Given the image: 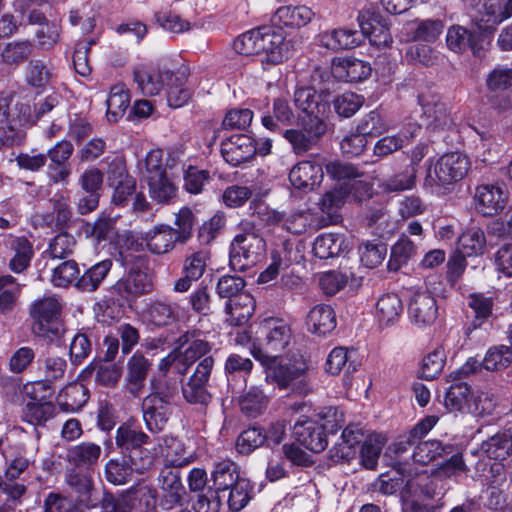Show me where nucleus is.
I'll use <instances>...</instances> for the list:
<instances>
[{
  "mask_svg": "<svg viewBox=\"0 0 512 512\" xmlns=\"http://www.w3.org/2000/svg\"><path fill=\"white\" fill-rule=\"evenodd\" d=\"M363 103L362 96L353 92H345L334 99L333 106L340 117L349 118L361 108Z\"/></svg>",
  "mask_w": 512,
  "mask_h": 512,
  "instance_id": "obj_62",
  "label": "nucleus"
},
{
  "mask_svg": "<svg viewBox=\"0 0 512 512\" xmlns=\"http://www.w3.org/2000/svg\"><path fill=\"white\" fill-rule=\"evenodd\" d=\"M318 45L329 50L338 51L352 49L362 42L361 34L353 29H331L321 33L316 38Z\"/></svg>",
  "mask_w": 512,
  "mask_h": 512,
  "instance_id": "obj_22",
  "label": "nucleus"
},
{
  "mask_svg": "<svg viewBox=\"0 0 512 512\" xmlns=\"http://www.w3.org/2000/svg\"><path fill=\"white\" fill-rule=\"evenodd\" d=\"M294 102L300 111L299 121L325 122L329 112L326 95L317 93L311 87H301L294 93Z\"/></svg>",
  "mask_w": 512,
  "mask_h": 512,
  "instance_id": "obj_5",
  "label": "nucleus"
},
{
  "mask_svg": "<svg viewBox=\"0 0 512 512\" xmlns=\"http://www.w3.org/2000/svg\"><path fill=\"white\" fill-rule=\"evenodd\" d=\"M347 197L346 189L343 187L328 191L321 199L320 209L330 221H336L338 218L337 212L345 203Z\"/></svg>",
  "mask_w": 512,
  "mask_h": 512,
  "instance_id": "obj_56",
  "label": "nucleus"
},
{
  "mask_svg": "<svg viewBox=\"0 0 512 512\" xmlns=\"http://www.w3.org/2000/svg\"><path fill=\"white\" fill-rule=\"evenodd\" d=\"M83 372L87 374L95 372L96 381L106 386L115 385L121 376V369L115 364H100L92 362Z\"/></svg>",
  "mask_w": 512,
  "mask_h": 512,
  "instance_id": "obj_63",
  "label": "nucleus"
},
{
  "mask_svg": "<svg viewBox=\"0 0 512 512\" xmlns=\"http://www.w3.org/2000/svg\"><path fill=\"white\" fill-rule=\"evenodd\" d=\"M150 197L158 203H169L177 194V187L167 173L146 180Z\"/></svg>",
  "mask_w": 512,
  "mask_h": 512,
  "instance_id": "obj_39",
  "label": "nucleus"
},
{
  "mask_svg": "<svg viewBox=\"0 0 512 512\" xmlns=\"http://www.w3.org/2000/svg\"><path fill=\"white\" fill-rule=\"evenodd\" d=\"M324 178L323 167L316 159L296 163L290 170L289 181L298 190L310 192L317 189Z\"/></svg>",
  "mask_w": 512,
  "mask_h": 512,
  "instance_id": "obj_8",
  "label": "nucleus"
},
{
  "mask_svg": "<svg viewBox=\"0 0 512 512\" xmlns=\"http://www.w3.org/2000/svg\"><path fill=\"white\" fill-rule=\"evenodd\" d=\"M350 242L341 234L319 235L313 245L314 255L320 259H329L349 250Z\"/></svg>",
  "mask_w": 512,
  "mask_h": 512,
  "instance_id": "obj_29",
  "label": "nucleus"
},
{
  "mask_svg": "<svg viewBox=\"0 0 512 512\" xmlns=\"http://www.w3.org/2000/svg\"><path fill=\"white\" fill-rule=\"evenodd\" d=\"M297 442L313 453H320L328 446L324 427L313 419L298 420L293 427Z\"/></svg>",
  "mask_w": 512,
  "mask_h": 512,
  "instance_id": "obj_11",
  "label": "nucleus"
},
{
  "mask_svg": "<svg viewBox=\"0 0 512 512\" xmlns=\"http://www.w3.org/2000/svg\"><path fill=\"white\" fill-rule=\"evenodd\" d=\"M315 13L306 5H284L273 14L271 21L277 27L301 28L308 25Z\"/></svg>",
  "mask_w": 512,
  "mask_h": 512,
  "instance_id": "obj_21",
  "label": "nucleus"
},
{
  "mask_svg": "<svg viewBox=\"0 0 512 512\" xmlns=\"http://www.w3.org/2000/svg\"><path fill=\"white\" fill-rule=\"evenodd\" d=\"M372 72L369 62L354 57H337L331 64V73L338 81L361 82Z\"/></svg>",
  "mask_w": 512,
  "mask_h": 512,
  "instance_id": "obj_14",
  "label": "nucleus"
},
{
  "mask_svg": "<svg viewBox=\"0 0 512 512\" xmlns=\"http://www.w3.org/2000/svg\"><path fill=\"white\" fill-rule=\"evenodd\" d=\"M443 29L444 24L441 20L426 19L415 21L410 27V31L412 33L411 39L413 41L432 43L439 38Z\"/></svg>",
  "mask_w": 512,
  "mask_h": 512,
  "instance_id": "obj_42",
  "label": "nucleus"
},
{
  "mask_svg": "<svg viewBox=\"0 0 512 512\" xmlns=\"http://www.w3.org/2000/svg\"><path fill=\"white\" fill-rule=\"evenodd\" d=\"M256 334L260 335V343L253 342L251 354L266 368L267 381L272 379L278 385L286 386L308 369L302 357L295 359L289 365H275L276 354L284 351L291 340V329L284 320L265 319L259 324Z\"/></svg>",
  "mask_w": 512,
  "mask_h": 512,
  "instance_id": "obj_1",
  "label": "nucleus"
},
{
  "mask_svg": "<svg viewBox=\"0 0 512 512\" xmlns=\"http://www.w3.org/2000/svg\"><path fill=\"white\" fill-rule=\"evenodd\" d=\"M479 143L475 145V156L483 163H493L501 153V145L486 132L479 133Z\"/></svg>",
  "mask_w": 512,
  "mask_h": 512,
  "instance_id": "obj_57",
  "label": "nucleus"
},
{
  "mask_svg": "<svg viewBox=\"0 0 512 512\" xmlns=\"http://www.w3.org/2000/svg\"><path fill=\"white\" fill-rule=\"evenodd\" d=\"M151 276L144 270L131 269L119 279L113 289L124 299H130L148 293L152 290Z\"/></svg>",
  "mask_w": 512,
  "mask_h": 512,
  "instance_id": "obj_19",
  "label": "nucleus"
},
{
  "mask_svg": "<svg viewBox=\"0 0 512 512\" xmlns=\"http://www.w3.org/2000/svg\"><path fill=\"white\" fill-rule=\"evenodd\" d=\"M102 454L100 445L93 442H81L69 447L66 451V461L85 472L97 465Z\"/></svg>",
  "mask_w": 512,
  "mask_h": 512,
  "instance_id": "obj_23",
  "label": "nucleus"
},
{
  "mask_svg": "<svg viewBox=\"0 0 512 512\" xmlns=\"http://www.w3.org/2000/svg\"><path fill=\"white\" fill-rule=\"evenodd\" d=\"M134 82L138 89L146 96L159 94L167 84V81L173 79V73L148 67H137L133 72Z\"/></svg>",
  "mask_w": 512,
  "mask_h": 512,
  "instance_id": "obj_20",
  "label": "nucleus"
},
{
  "mask_svg": "<svg viewBox=\"0 0 512 512\" xmlns=\"http://www.w3.org/2000/svg\"><path fill=\"white\" fill-rule=\"evenodd\" d=\"M252 486L245 477L240 478L235 484L229 487L227 503L232 511L243 509L251 498Z\"/></svg>",
  "mask_w": 512,
  "mask_h": 512,
  "instance_id": "obj_53",
  "label": "nucleus"
},
{
  "mask_svg": "<svg viewBox=\"0 0 512 512\" xmlns=\"http://www.w3.org/2000/svg\"><path fill=\"white\" fill-rule=\"evenodd\" d=\"M60 310L61 305L56 297L35 301L30 309L33 333L50 342L60 338L63 331L59 321Z\"/></svg>",
  "mask_w": 512,
  "mask_h": 512,
  "instance_id": "obj_2",
  "label": "nucleus"
},
{
  "mask_svg": "<svg viewBox=\"0 0 512 512\" xmlns=\"http://www.w3.org/2000/svg\"><path fill=\"white\" fill-rule=\"evenodd\" d=\"M411 323L419 329L432 326L438 317V306L434 296L427 291L413 294L408 306Z\"/></svg>",
  "mask_w": 512,
  "mask_h": 512,
  "instance_id": "obj_7",
  "label": "nucleus"
},
{
  "mask_svg": "<svg viewBox=\"0 0 512 512\" xmlns=\"http://www.w3.org/2000/svg\"><path fill=\"white\" fill-rule=\"evenodd\" d=\"M149 251L154 254H165L179 242L174 228L168 225H158L145 233L142 239Z\"/></svg>",
  "mask_w": 512,
  "mask_h": 512,
  "instance_id": "obj_26",
  "label": "nucleus"
},
{
  "mask_svg": "<svg viewBox=\"0 0 512 512\" xmlns=\"http://www.w3.org/2000/svg\"><path fill=\"white\" fill-rule=\"evenodd\" d=\"M142 410L148 430L157 433L163 430L171 415V402L167 396L154 393L144 399Z\"/></svg>",
  "mask_w": 512,
  "mask_h": 512,
  "instance_id": "obj_10",
  "label": "nucleus"
},
{
  "mask_svg": "<svg viewBox=\"0 0 512 512\" xmlns=\"http://www.w3.org/2000/svg\"><path fill=\"white\" fill-rule=\"evenodd\" d=\"M161 455L165 464L173 467L187 466L195 460V453L186 443L174 436H164L154 448V455Z\"/></svg>",
  "mask_w": 512,
  "mask_h": 512,
  "instance_id": "obj_13",
  "label": "nucleus"
},
{
  "mask_svg": "<svg viewBox=\"0 0 512 512\" xmlns=\"http://www.w3.org/2000/svg\"><path fill=\"white\" fill-rule=\"evenodd\" d=\"M415 183L416 169L414 167H406L403 171L380 181L378 187L383 193H398L411 190Z\"/></svg>",
  "mask_w": 512,
  "mask_h": 512,
  "instance_id": "obj_40",
  "label": "nucleus"
},
{
  "mask_svg": "<svg viewBox=\"0 0 512 512\" xmlns=\"http://www.w3.org/2000/svg\"><path fill=\"white\" fill-rule=\"evenodd\" d=\"M421 126L415 122L406 123L403 128L391 135L380 138L373 147V154L384 158L408 145L420 132Z\"/></svg>",
  "mask_w": 512,
  "mask_h": 512,
  "instance_id": "obj_16",
  "label": "nucleus"
},
{
  "mask_svg": "<svg viewBox=\"0 0 512 512\" xmlns=\"http://www.w3.org/2000/svg\"><path fill=\"white\" fill-rule=\"evenodd\" d=\"M9 246L12 253L9 268L15 273H21L30 264L33 256L32 246L23 237H10Z\"/></svg>",
  "mask_w": 512,
  "mask_h": 512,
  "instance_id": "obj_36",
  "label": "nucleus"
},
{
  "mask_svg": "<svg viewBox=\"0 0 512 512\" xmlns=\"http://www.w3.org/2000/svg\"><path fill=\"white\" fill-rule=\"evenodd\" d=\"M474 198L483 215H494L504 208L507 193L500 186L481 185L476 189Z\"/></svg>",
  "mask_w": 512,
  "mask_h": 512,
  "instance_id": "obj_24",
  "label": "nucleus"
},
{
  "mask_svg": "<svg viewBox=\"0 0 512 512\" xmlns=\"http://www.w3.org/2000/svg\"><path fill=\"white\" fill-rule=\"evenodd\" d=\"M162 156L161 150L152 149L146 154L145 159L139 162L138 169L145 181L154 175L159 176L166 173L162 163Z\"/></svg>",
  "mask_w": 512,
  "mask_h": 512,
  "instance_id": "obj_64",
  "label": "nucleus"
},
{
  "mask_svg": "<svg viewBox=\"0 0 512 512\" xmlns=\"http://www.w3.org/2000/svg\"><path fill=\"white\" fill-rule=\"evenodd\" d=\"M79 273L75 261H64L52 269L51 283L56 287H68L78 278Z\"/></svg>",
  "mask_w": 512,
  "mask_h": 512,
  "instance_id": "obj_59",
  "label": "nucleus"
},
{
  "mask_svg": "<svg viewBox=\"0 0 512 512\" xmlns=\"http://www.w3.org/2000/svg\"><path fill=\"white\" fill-rule=\"evenodd\" d=\"M451 446H443L438 440L424 441L418 444L413 452L416 463L426 465L444 454L451 453Z\"/></svg>",
  "mask_w": 512,
  "mask_h": 512,
  "instance_id": "obj_47",
  "label": "nucleus"
},
{
  "mask_svg": "<svg viewBox=\"0 0 512 512\" xmlns=\"http://www.w3.org/2000/svg\"><path fill=\"white\" fill-rule=\"evenodd\" d=\"M446 44L451 51L456 53H461L469 47L474 49L473 35L465 27L454 25L447 31Z\"/></svg>",
  "mask_w": 512,
  "mask_h": 512,
  "instance_id": "obj_55",
  "label": "nucleus"
},
{
  "mask_svg": "<svg viewBox=\"0 0 512 512\" xmlns=\"http://www.w3.org/2000/svg\"><path fill=\"white\" fill-rule=\"evenodd\" d=\"M448 388L444 405L450 412L462 411L465 407L468 409L469 398L471 395L470 387L462 381H454Z\"/></svg>",
  "mask_w": 512,
  "mask_h": 512,
  "instance_id": "obj_43",
  "label": "nucleus"
},
{
  "mask_svg": "<svg viewBox=\"0 0 512 512\" xmlns=\"http://www.w3.org/2000/svg\"><path fill=\"white\" fill-rule=\"evenodd\" d=\"M389 128V124L379 112L371 111L359 121L356 131L366 139V136H380Z\"/></svg>",
  "mask_w": 512,
  "mask_h": 512,
  "instance_id": "obj_52",
  "label": "nucleus"
},
{
  "mask_svg": "<svg viewBox=\"0 0 512 512\" xmlns=\"http://www.w3.org/2000/svg\"><path fill=\"white\" fill-rule=\"evenodd\" d=\"M366 438L360 424L347 425L336 444L331 449L332 458L336 461H350L355 458L357 446Z\"/></svg>",
  "mask_w": 512,
  "mask_h": 512,
  "instance_id": "obj_18",
  "label": "nucleus"
},
{
  "mask_svg": "<svg viewBox=\"0 0 512 512\" xmlns=\"http://www.w3.org/2000/svg\"><path fill=\"white\" fill-rule=\"evenodd\" d=\"M512 363V349L505 345L494 346L488 349L482 366L487 371H498L507 368Z\"/></svg>",
  "mask_w": 512,
  "mask_h": 512,
  "instance_id": "obj_50",
  "label": "nucleus"
},
{
  "mask_svg": "<svg viewBox=\"0 0 512 512\" xmlns=\"http://www.w3.org/2000/svg\"><path fill=\"white\" fill-rule=\"evenodd\" d=\"M307 329L316 335L325 336L336 327V316L331 306L319 304L314 306L306 319Z\"/></svg>",
  "mask_w": 512,
  "mask_h": 512,
  "instance_id": "obj_27",
  "label": "nucleus"
},
{
  "mask_svg": "<svg viewBox=\"0 0 512 512\" xmlns=\"http://www.w3.org/2000/svg\"><path fill=\"white\" fill-rule=\"evenodd\" d=\"M259 50L265 56L262 62L278 64L291 54L292 45L281 34L267 28L259 29Z\"/></svg>",
  "mask_w": 512,
  "mask_h": 512,
  "instance_id": "obj_15",
  "label": "nucleus"
},
{
  "mask_svg": "<svg viewBox=\"0 0 512 512\" xmlns=\"http://www.w3.org/2000/svg\"><path fill=\"white\" fill-rule=\"evenodd\" d=\"M418 102L421 106L422 117L426 125L433 128H441L448 124L447 109L436 94L431 92L422 93L418 97Z\"/></svg>",
  "mask_w": 512,
  "mask_h": 512,
  "instance_id": "obj_25",
  "label": "nucleus"
},
{
  "mask_svg": "<svg viewBox=\"0 0 512 512\" xmlns=\"http://www.w3.org/2000/svg\"><path fill=\"white\" fill-rule=\"evenodd\" d=\"M214 361L212 357L204 358L196 367L189 382L183 387V395L190 403L204 404L208 400L205 385L209 379Z\"/></svg>",
  "mask_w": 512,
  "mask_h": 512,
  "instance_id": "obj_17",
  "label": "nucleus"
},
{
  "mask_svg": "<svg viewBox=\"0 0 512 512\" xmlns=\"http://www.w3.org/2000/svg\"><path fill=\"white\" fill-rule=\"evenodd\" d=\"M257 153L256 141L249 135H232L221 144L224 160L232 166H239L253 159Z\"/></svg>",
  "mask_w": 512,
  "mask_h": 512,
  "instance_id": "obj_9",
  "label": "nucleus"
},
{
  "mask_svg": "<svg viewBox=\"0 0 512 512\" xmlns=\"http://www.w3.org/2000/svg\"><path fill=\"white\" fill-rule=\"evenodd\" d=\"M240 478H242V476L240 475L238 466L230 460H223L216 464L212 472L213 490L225 495L229 487L235 484Z\"/></svg>",
  "mask_w": 512,
  "mask_h": 512,
  "instance_id": "obj_32",
  "label": "nucleus"
},
{
  "mask_svg": "<svg viewBox=\"0 0 512 512\" xmlns=\"http://www.w3.org/2000/svg\"><path fill=\"white\" fill-rule=\"evenodd\" d=\"M88 397V389L83 384L71 383L59 393L57 403L62 410L75 412L85 405Z\"/></svg>",
  "mask_w": 512,
  "mask_h": 512,
  "instance_id": "obj_34",
  "label": "nucleus"
},
{
  "mask_svg": "<svg viewBox=\"0 0 512 512\" xmlns=\"http://www.w3.org/2000/svg\"><path fill=\"white\" fill-rule=\"evenodd\" d=\"M512 452V437L507 432L497 433L482 442L479 455L490 460L503 461Z\"/></svg>",
  "mask_w": 512,
  "mask_h": 512,
  "instance_id": "obj_31",
  "label": "nucleus"
},
{
  "mask_svg": "<svg viewBox=\"0 0 512 512\" xmlns=\"http://www.w3.org/2000/svg\"><path fill=\"white\" fill-rule=\"evenodd\" d=\"M403 312L402 301L398 295L388 293L382 295L375 309V318L380 326L388 327L394 325Z\"/></svg>",
  "mask_w": 512,
  "mask_h": 512,
  "instance_id": "obj_30",
  "label": "nucleus"
},
{
  "mask_svg": "<svg viewBox=\"0 0 512 512\" xmlns=\"http://www.w3.org/2000/svg\"><path fill=\"white\" fill-rule=\"evenodd\" d=\"M266 254L265 240L255 232L236 235L230 245V266L237 271L249 269L262 261Z\"/></svg>",
  "mask_w": 512,
  "mask_h": 512,
  "instance_id": "obj_3",
  "label": "nucleus"
},
{
  "mask_svg": "<svg viewBox=\"0 0 512 512\" xmlns=\"http://www.w3.org/2000/svg\"><path fill=\"white\" fill-rule=\"evenodd\" d=\"M358 22L362 34L368 36L373 45L387 47L392 42L389 29L379 22H370L369 12H361L358 16Z\"/></svg>",
  "mask_w": 512,
  "mask_h": 512,
  "instance_id": "obj_38",
  "label": "nucleus"
},
{
  "mask_svg": "<svg viewBox=\"0 0 512 512\" xmlns=\"http://www.w3.org/2000/svg\"><path fill=\"white\" fill-rule=\"evenodd\" d=\"M54 406L49 401L31 399L23 411L25 421L32 425H39L52 417Z\"/></svg>",
  "mask_w": 512,
  "mask_h": 512,
  "instance_id": "obj_51",
  "label": "nucleus"
},
{
  "mask_svg": "<svg viewBox=\"0 0 512 512\" xmlns=\"http://www.w3.org/2000/svg\"><path fill=\"white\" fill-rule=\"evenodd\" d=\"M496 407L494 395L490 391L476 390L471 393L467 411L474 417L492 415Z\"/></svg>",
  "mask_w": 512,
  "mask_h": 512,
  "instance_id": "obj_45",
  "label": "nucleus"
},
{
  "mask_svg": "<svg viewBox=\"0 0 512 512\" xmlns=\"http://www.w3.org/2000/svg\"><path fill=\"white\" fill-rule=\"evenodd\" d=\"M485 247L484 232L478 227L468 228L458 238L457 250L464 256H480L484 253Z\"/></svg>",
  "mask_w": 512,
  "mask_h": 512,
  "instance_id": "obj_37",
  "label": "nucleus"
},
{
  "mask_svg": "<svg viewBox=\"0 0 512 512\" xmlns=\"http://www.w3.org/2000/svg\"><path fill=\"white\" fill-rule=\"evenodd\" d=\"M469 160L460 153L441 156L428 168L426 183L431 187H445L461 180L468 172Z\"/></svg>",
  "mask_w": 512,
  "mask_h": 512,
  "instance_id": "obj_4",
  "label": "nucleus"
},
{
  "mask_svg": "<svg viewBox=\"0 0 512 512\" xmlns=\"http://www.w3.org/2000/svg\"><path fill=\"white\" fill-rule=\"evenodd\" d=\"M255 310V301L251 294L242 292L238 296L228 300L225 311L228 315L227 321L232 325L246 323Z\"/></svg>",
  "mask_w": 512,
  "mask_h": 512,
  "instance_id": "obj_28",
  "label": "nucleus"
},
{
  "mask_svg": "<svg viewBox=\"0 0 512 512\" xmlns=\"http://www.w3.org/2000/svg\"><path fill=\"white\" fill-rule=\"evenodd\" d=\"M107 119L110 122H117L121 119L130 104V94L124 84H117L110 90L106 100Z\"/></svg>",
  "mask_w": 512,
  "mask_h": 512,
  "instance_id": "obj_35",
  "label": "nucleus"
},
{
  "mask_svg": "<svg viewBox=\"0 0 512 512\" xmlns=\"http://www.w3.org/2000/svg\"><path fill=\"white\" fill-rule=\"evenodd\" d=\"M446 353L442 346L436 347L432 352L427 354L420 367V376L426 380L437 378L445 365Z\"/></svg>",
  "mask_w": 512,
  "mask_h": 512,
  "instance_id": "obj_49",
  "label": "nucleus"
},
{
  "mask_svg": "<svg viewBox=\"0 0 512 512\" xmlns=\"http://www.w3.org/2000/svg\"><path fill=\"white\" fill-rule=\"evenodd\" d=\"M21 292V285L11 275L0 277V310H10Z\"/></svg>",
  "mask_w": 512,
  "mask_h": 512,
  "instance_id": "obj_58",
  "label": "nucleus"
},
{
  "mask_svg": "<svg viewBox=\"0 0 512 512\" xmlns=\"http://www.w3.org/2000/svg\"><path fill=\"white\" fill-rule=\"evenodd\" d=\"M386 441V437L380 433H371L366 436L360 449V463L364 468L370 470L376 468Z\"/></svg>",
  "mask_w": 512,
  "mask_h": 512,
  "instance_id": "obj_33",
  "label": "nucleus"
},
{
  "mask_svg": "<svg viewBox=\"0 0 512 512\" xmlns=\"http://www.w3.org/2000/svg\"><path fill=\"white\" fill-rule=\"evenodd\" d=\"M415 253L414 243L406 236H402L392 246L388 266L391 270L397 271L406 264Z\"/></svg>",
  "mask_w": 512,
  "mask_h": 512,
  "instance_id": "obj_54",
  "label": "nucleus"
},
{
  "mask_svg": "<svg viewBox=\"0 0 512 512\" xmlns=\"http://www.w3.org/2000/svg\"><path fill=\"white\" fill-rule=\"evenodd\" d=\"M148 439L147 434L132 425H121L116 432L117 445L126 450L133 449L135 454L140 452L137 449L146 444Z\"/></svg>",
  "mask_w": 512,
  "mask_h": 512,
  "instance_id": "obj_44",
  "label": "nucleus"
},
{
  "mask_svg": "<svg viewBox=\"0 0 512 512\" xmlns=\"http://www.w3.org/2000/svg\"><path fill=\"white\" fill-rule=\"evenodd\" d=\"M289 125L294 119V114L288 102L284 99H277L273 104V116L267 115L262 118L263 125L269 130H276L277 123Z\"/></svg>",
  "mask_w": 512,
  "mask_h": 512,
  "instance_id": "obj_61",
  "label": "nucleus"
},
{
  "mask_svg": "<svg viewBox=\"0 0 512 512\" xmlns=\"http://www.w3.org/2000/svg\"><path fill=\"white\" fill-rule=\"evenodd\" d=\"M167 103L172 108L184 106L191 98V91L186 86V77L184 74H174L171 81H167L165 86Z\"/></svg>",
  "mask_w": 512,
  "mask_h": 512,
  "instance_id": "obj_41",
  "label": "nucleus"
},
{
  "mask_svg": "<svg viewBox=\"0 0 512 512\" xmlns=\"http://www.w3.org/2000/svg\"><path fill=\"white\" fill-rule=\"evenodd\" d=\"M111 267L112 261L109 259L96 263L78 280L77 286L82 290L95 291L105 279Z\"/></svg>",
  "mask_w": 512,
  "mask_h": 512,
  "instance_id": "obj_46",
  "label": "nucleus"
},
{
  "mask_svg": "<svg viewBox=\"0 0 512 512\" xmlns=\"http://www.w3.org/2000/svg\"><path fill=\"white\" fill-rule=\"evenodd\" d=\"M299 123L302 129H290L284 132V137L297 154L311 149L327 130L326 122L299 121Z\"/></svg>",
  "mask_w": 512,
  "mask_h": 512,
  "instance_id": "obj_12",
  "label": "nucleus"
},
{
  "mask_svg": "<svg viewBox=\"0 0 512 512\" xmlns=\"http://www.w3.org/2000/svg\"><path fill=\"white\" fill-rule=\"evenodd\" d=\"M208 343L201 339L185 341L170 355L164 358L160 363V368L167 369L168 366L174 365L178 372L185 373L187 368L193 364L198 358L205 355L209 351Z\"/></svg>",
  "mask_w": 512,
  "mask_h": 512,
  "instance_id": "obj_6",
  "label": "nucleus"
},
{
  "mask_svg": "<svg viewBox=\"0 0 512 512\" xmlns=\"http://www.w3.org/2000/svg\"><path fill=\"white\" fill-rule=\"evenodd\" d=\"M267 402V396L256 386L249 388L238 400L241 411L248 416L260 414L266 408Z\"/></svg>",
  "mask_w": 512,
  "mask_h": 512,
  "instance_id": "obj_48",
  "label": "nucleus"
},
{
  "mask_svg": "<svg viewBox=\"0 0 512 512\" xmlns=\"http://www.w3.org/2000/svg\"><path fill=\"white\" fill-rule=\"evenodd\" d=\"M174 468L173 466L166 465L160 472L159 482L162 489L169 493L174 501H178L184 491V487L179 471Z\"/></svg>",
  "mask_w": 512,
  "mask_h": 512,
  "instance_id": "obj_60",
  "label": "nucleus"
}]
</instances>
